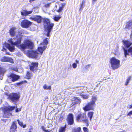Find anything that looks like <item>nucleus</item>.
Instances as JSON below:
<instances>
[{"label": "nucleus", "instance_id": "nucleus-56", "mask_svg": "<svg viewBox=\"0 0 132 132\" xmlns=\"http://www.w3.org/2000/svg\"><path fill=\"white\" fill-rule=\"evenodd\" d=\"M131 32H132V30L131 31Z\"/></svg>", "mask_w": 132, "mask_h": 132}, {"label": "nucleus", "instance_id": "nucleus-24", "mask_svg": "<svg viewBox=\"0 0 132 132\" xmlns=\"http://www.w3.org/2000/svg\"><path fill=\"white\" fill-rule=\"evenodd\" d=\"M26 79H29L31 78L33 76V75L32 73L29 71H27L26 75Z\"/></svg>", "mask_w": 132, "mask_h": 132}, {"label": "nucleus", "instance_id": "nucleus-46", "mask_svg": "<svg viewBox=\"0 0 132 132\" xmlns=\"http://www.w3.org/2000/svg\"><path fill=\"white\" fill-rule=\"evenodd\" d=\"M5 55H10V54L8 52H7L5 54Z\"/></svg>", "mask_w": 132, "mask_h": 132}, {"label": "nucleus", "instance_id": "nucleus-26", "mask_svg": "<svg viewBox=\"0 0 132 132\" xmlns=\"http://www.w3.org/2000/svg\"><path fill=\"white\" fill-rule=\"evenodd\" d=\"M66 125H65L59 128V132H65L66 130Z\"/></svg>", "mask_w": 132, "mask_h": 132}, {"label": "nucleus", "instance_id": "nucleus-25", "mask_svg": "<svg viewBox=\"0 0 132 132\" xmlns=\"http://www.w3.org/2000/svg\"><path fill=\"white\" fill-rule=\"evenodd\" d=\"M94 114V112L93 111L89 112L87 113V115L88 117L89 118L90 121H91L92 119L93 118Z\"/></svg>", "mask_w": 132, "mask_h": 132}, {"label": "nucleus", "instance_id": "nucleus-44", "mask_svg": "<svg viewBox=\"0 0 132 132\" xmlns=\"http://www.w3.org/2000/svg\"><path fill=\"white\" fill-rule=\"evenodd\" d=\"M132 108V104H131V105H130L129 106V109H131Z\"/></svg>", "mask_w": 132, "mask_h": 132}, {"label": "nucleus", "instance_id": "nucleus-41", "mask_svg": "<svg viewBox=\"0 0 132 132\" xmlns=\"http://www.w3.org/2000/svg\"><path fill=\"white\" fill-rule=\"evenodd\" d=\"M132 114V110L129 112V113L127 114V115L130 116Z\"/></svg>", "mask_w": 132, "mask_h": 132}, {"label": "nucleus", "instance_id": "nucleus-29", "mask_svg": "<svg viewBox=\"0 0 132 132\" xmlns=\"http://www.w3.org/2000/svg\"><path fill=\"white\" fill-rule=\"evenodd\" d=\"M65 6V4H62V6L59 7V9L56 10V11L58 12H61L63 10L64 7Z\"/></svg>", "mask_w": 132, "mask_h": 132}, {"label": "nucleus", "instance_id": "nucleus-54", "mask_svg": "<svg viewBox=\"0 0 132 132\" xmlns=\"http://www.w3.org/2000/svg\"><path fill=\"white\" fill-rule=\"evenodd\" d=\"M28 132H32L31 131H29Z\"/></svg>", "mask_w": 132, "mask_h": 132}, {"label": "nucleus", "instance_id": "nucleus-14", "mask_svg": "<svg viewBox=\"0 0 132 132\" xmlns=\"http://www.w3.org/2000/svg\"><path fill=\"white\" fill-rule=\"evenodd\" d=\"M0 61L1 62H9L12 63H13L14 62L13 59L10 57L4 56L1 59Z\"/></svg>", "mask_w": 132, "mask_h": 132}, {"label": "nucleus", "instance_id": "nucleus-38", "mask_svg": "<svg viewBox=\"0 0 132 132\" xmlns=\"http://www.w3.org/2000/svg\"><path fill=\"white\" fill-rule=\"evenodd\" d=\"M83 129L84 132H89L88 129L85 127H84L83 128Z\"/></svg>", "mask_w": 132, "mask_h": 132}, {"label": "nucleus", "instance_id": "nucleus-31", "mask_svg": "<svg viewBox=\"0 0 132 132\" xmlns=\"http://www.w3.org/2000/svg\"><path fill=\"white\" fill-rule=\"evenodd\" d=\"M85 3V1L84 0H83L82 2V3L80 4V8H79V10H80L82 9L84 7L85 5L84 3Z\"/></svg>", "mask_w": 132, "mask_h": 132}, {"label": "nucleus", "instance_id": "nucleus-21", "mask_svg": "<svg viewBox=\"0 0 132 132\" xmlns=\"http://www.w3.org/2000/svg\"><path fill=\"white\" fill-rule=\"evenodd\" d=\"M46 47V46H44L42 47H39L38 48V51L40 53V55H42L43 51L45 50Z\"/></svg>", "mask_w": 132, "mask_h": 132}, {"label": "nucleus", "instance_id": "nucleus-1", "mask_svg": "<svg viewBox=\"0 0 132 132\" xmlns=\"http://www.w3.org/2000/svg\"><path fill=\"white\" fill-rule=\"evenodd\" d=\"M18 33L19 35L16 36V40L14 42L15 45L23 51L27 49H32L34 47V43L28 39L24 40L23 43L20 44L22 39V36L21 35L22 32L21 31H18Z\"/></svg>", "mask_w": 132, "mask_h": 132}, {"label": "nucleus", "instance_id": "nucleus-18", "mask_svg": "<svg viewBox=\"0 0 132 132\" xmlns=\"http://www.w3.org/2000/svg\"><path fill=\"white\" fill-rule=\"evenodd\" d=\"M16 29V27H12L9 30V32L10 35L12 37L15 36L16 34L15 30Z\"/></svg>", "mask_w": 132, "mask_h": 132}, {"label": "nucleus", "instance_id": "nucleus-39", "mask_svg": "<svg viewBox=\"0 0 132 132\" xmlns=\"http://www.w3.org/2000/svg\"><path fill=\"white\" fill-rule=\"evenodd\" d=\"M42 129L44 131V132H47V130L45 129V128L43 126H41Z\"/></svg>", "mask_w": 132, "mask_h": 132}, {"label": "nucleus", "instance_id": "nucleus-35", "mask_svg": "<svg viewBox=\"0 0 132 132\" xmlns=\"http://www.w3.org/2000/svg\"><path fill=\"white\" fill-rule=\"evenodd\" d=\"M84 99H87L88 98L89 96L88 95L86 94H81L80 95Z\"/></svg>", "mask_w": 132, "mask_h": 132}, {"label": "nucleus", "instance_id": "nucleus-6", "mask_svg": "<svg viewBox=\"0 0 132 132\" xmlns=\"http://www.w3.org/2000/svg\"><path fill=\"white\" fill-rule=\"evenodd\" d=\"M5 95L8 96L7 99L14 103L17 102L20 97V93L19 92L12 93L10 94L6 93Z\"/></svg>", "mask_w": 132, "mask_h": 132}, {"label": "nucleus", "instance_id": "nucleus-34", "mask_svg": "<svg viewBox=\"0 0 132 132\" xmlns=\"http://www.w3.org/2000/svg\"><path fill=\"white\" fill-rule=\"evenodd\" d=\"M44 89L50 90L51 89V87L50 86H47L46 84L44 85L43 86Z\"/></svg>", "mask_w": 132, "mask_h": 132}, {"label": "nucleus", "instance_id": "nucleus-33", "mask_svg": "<svg viewBox=\"0 0 132 132\" xmlns=\"http://www.w3.org/2000/svg\"><path fill=\"white\" fill-rule=\"evenodd\" d=\"M131 76H129L128 77L127 79L126 82L125 84V86H127L128 85L130 80H131Z\"/></svg>", "mask_w": 132, "mask_h": 132}, {"label": "nucleus", "instance_id": "nucleus-42", "mask_svg": "<svg viewBox=\"0 0 132 132\" xmlns=\"http://www.w3.org/2000/svg\"><path fill=\"white\" fill-rule=\"evenodd\" d=\"M6 51V49L4 47V46L3 47L2 50V51L4 52V51Z\"/></svg>", "mask_w": 132, "mask_h": 132}, {"label": "nucleus", "instance_id": "nucleus-36", "mask_svg": "<svg viewBox=\"0 0 132 132\" xmlns=\"http://www.w3.org/2000/svg\"><path fill=\"white\" fill-rule=\"evenodd\" d=\"M51 4V3L45 4L44 5V6L46 8H49L50 7Z\"/></svg>", "mask_w": 132, "mask_h": 132}, {"label": "nucleus", "instance_id": "nucleus-49", "mask_svg": "<svg viewBox=\"0 0 132 132\" xmlns=\"http://www.w3.org/2000/svg\"><path fill=\"white\" fill-rule=\"evenodd\" d=\"M97 0H93L92 1L93 2H94L97 1Z\"/></svg>", "mask_w": 132, "mask_h": 132}, {"label": "nucleus", "instance_id": "nucleus-43", "mask_svg": "<svg viewBox=\"0 0 132 132\" xmlns=\"http://www.w3.org/2000/svg\"><path fill=\"white\" fill-rule=\"evenodd\" d=\"M22 82H17L16 83V84L17 85H20L21 84H22L23 83Z\"/></svg>", "mask_w": 132, "mask_h": 132}, {"label": "nucleus", "instance_id": "nucleus-23", "mask_svg": "<svg viewBox=\"0 0 132 132\" xmlns=\"http://www.w3.org/2000/svg\"><path fill=\"white\" fill-rule=\"evenodd\" d=\"M132 26V20H129L126 22L125 29H130V27Z\"/></svg>", "mask_w": 132, "mask_h": 132}, {"label": "nucleus", "instance_id": "nucleus-27", "mask_svg": "<svg viewBox=\"0 0 132 132\" xmlns=\"http://www.w3.org/2000/svg\"><path fill=\"white\" fill-rule=\"evenodd\" d=\"M49 39L46 38L44 39L43 42V44L45 45H47L48 43V40Z\"/></svg>", "mask_w": 132, "mask_h": 132}, {"label": "nucleus", "instance_id": "nucleus-47", "mask_svg": "<svg viewBox=\"0 0 132 132\" xmlns=\"http://www.w3.org/2000/svg\"><path fill=\"white\" fill-rule=\"evenodd\" d=\"M35 1V0H29V2L31 3L33 1Z\"/></svg>", "mask_w": 132, "mask_h": 132}, {"label": "nucleus", "instance_id": "nucleus-53", "mask_svg": "<svg viewBox=\"0 0 132 132\" xmlns=\"http://www.w3.org/2000/svg\"><path fill=\"white\" fill-rule=\"evenodd\" d=\"M25 82H27V81H26V80H25Z\"/></svg>", "mask_w": 132, "mask_h": 132}, {"label": "nucleus", "instance_id": "nucleus-45", "mask_svg": "<svg viewBox=\"0 0 132 132\" xmlns=\"http://www.w3.org/2000/svg\"><path fill=\"white\" fill-rule=\"evenodd\" d=\"M19 111V110L17 108L15 110V112H18Z\"/></svg>", "mask_w": 132, "mask_h": 132}, {"label": "nucleus", "instance_id": "nucleus-2", "mask_svg": "<svg viewBox=\"0 0 132 132\" xmlns=\"http://www.w3.org/2000/svg\"><path fill=\"white\" fill-rule=\"evenodd\" d=\"M43 23L44 35L47 37H50V34L53 29L54 24L51 23L49 19L46 18H44Z\"/></svg>", "mask_w": 132, "mask_h": 132}, {"label": "nucleus", "instance_id": "nucleus-52", "mask_svg": "<svg viewBox=\"0 0 132 132\" xmlns=\"http://www.w3.org/2000/svg\"><path fill=\"white\" fill-rule=\"evenodd\" d=\"M59 0L61 1H63L64 0Z\"/></svg>", "mask_w": 132, "mask_h": 132}, {"label": "nucleus", "instance_id": "nucleus-8", "mask_svg": "<svg viewBox=\"0 0 132 132\" xmlns=\"http://www.w3.org/2000/svg\"><path fill=\"white\" fill-rule=\"evenodd\" d=\"M120 60L114 57L111 58L110 60V63L111 67L113 70L116 69L120 66Z\"/></svg>", "mask_w": 132, "mask_h": 132}, {"label": "nucleus", "instance_id": "nucleus-50", "mask_svg": "<svg viewBox=\"0 0 132 132\" xmlns=\"http://www.w3.org/2000/svg\"><path fill=\"white\" fill-rule=\"evenodd\" d=\"M18 110H19V111H20L21 110V109L20 108Z\"/></svg>", "mask_w": 132, "mask_h": 132}, {"label": "nucleus", "instance_id": "nucleus-37", "mask_svg": "<svg viewBox=\"0 0 132 132\" xmlns=\"http://www.w3.org/2000/svg\"><path fill=\"white\" fill-rule=\"evenodd\" d=\"M9 42L12 45H15V44H14V42H13L12 41V39H10L9 40Z\"/></svg>", "mask_w": 132, "mask_h": 132}, {"label": "nucleus", "instance_id": "nucleus-5", "mask_svg": "<svg viewBox=\"0 0 132 132\" xmlns=\"http://www.w3.org/2000/svg\"><path fill=\"white\" fill-rule=\"evenodd\" d=\"M15 108V106H5L1 107L0 109L2 110L4 113L3 115V117L7 118H9L10 115L12 116V113L10 112V111L14 110Z\"/></svg>", "mask_w": 132, "mask_h": 132}, {"label": "nucleus", "instance_id": "nucleus-19", "mask_svg": "<svg viewBox=\"0 0 132 132\" xmlns=\"http://www.w3.org/2000/svg\"><path fill=\"white\" fill-rule=\"evenodd\" d=\"M32 12V11H27L26 10H23L21 12V14L23 16H26L31 13Z\"/></svg>", "mask_w": 132, "mask_h": 132}, {"label": "nucleus", "instance_id": "nucleus-13", "mask_svg": "<svg viewBox=\"0 0 132 132\" xmlns=\"http://www.w3.org/2000/svg\"><path fill=\"white\" fill-rule=\"evenodd\" d=\"M8 78L11 80L12 81L14 82L17 81L20 78L19 76L13 73H11L8 76Z\"/></svg>", "mask_w": 132, "mask_h": 132}, {"label": "nucleus", "instance_id": "nucleus-4", "mask_svg": "<svg viewBox=\"0 0 132 132\" xmlns=\"http://www.w3.org/2000/svg\"><path fill=\"white\" fill-rule=\"evenodd\" d=\"M97 100L96 96H92L91 99V100L83 107V110L85 111L91 110H94L95 106L96 105L95 102Z\"/></svg>", "mask_w": 132, "mask_h": 132}, {"label": "nucleus", "instance_id": "nucleus-20", "mask_svg": "<svg viewBox=\"0 0 132 132\" xmlns=\"http://www.w3.org/2000/svg\"><path fill=\"white\" fill-rule=\"evenodd\" d=\"M5 45V47L8 48L9 50L11 52H13L15 50V48L14 46H11V45L9 43H6Z\"/></svg>", "mask_w": 132, "mask_h": 132}, {"label": "nucleus", "instance_id": "nucleus-51", "mask_svg": "<svg viewBox=\"0 0 132 132\" xmlns=\"http://www.w3.org/2000/svg\"><path fill=\"white\" fill-rule=\"evenodd\" d=\"M47 132H53L52 131H48V130H47Z\"/></svg>", "mask_w": 132, "mask_h": 132}, {"label": "nucleus", "instance_id": "nucleus-22", "mask_svg": "<svg viewBox=\"0 0 132 132\" xmlns=\"http://www.w3.org/2000/svg\"><path fill=\"white\" fill-rule=\"evenodd\" d=\"M6 70L2 67H0V78L2 79Z\"/></svg>", "mask_w": 132, "mask_h": 132}, {"label": "nucleus", "instance_id": "nucleus-15", "mask_svg": "<svg viewBox=\"0 0 132 132\" xmlns=\"http://www.w3.org/2000/svg\"><path fill=\"white\" fill-rule=\"evenodd\" d=\"M17 127L15 121L12 122L10 129V132H15L17 131Z\"/></svg>", "mask_w": 132, "mask_h": 132}, {"label": "nucleus", "instance_id": "nucleus-28", "mask_svg": "<svg viewBox=\"0 0 132 132\" xmlns=\"http://www.w3.org/2000/svg\"><path fill=\"white\" fill-rule=\"evenodd\" d=\"M17 121L18 122V124L21 127H22L23 128H24L26 127V124L23 125L22 122L20 121L19 119H18L17 120Z\"/></svg>", "mask_w": 132, "mask_h": 132}, {"label": "nucleus", "instance_id": "nucleus-30", "mask_svg": "<svg viewBox=\"0 0 132 132\" xmlns=\"http://www.w3.org/2000/svg\"><path fill=\"white\" fill-rule=\"evenodd\" d=\"M61 17H62L61 16H55L54 17L53 19L55 21L58 22Z\"/></svg>", "mask_w": 132, "mask_h": 132}, {"label": "nucleus", "instance_id": "nucleus-55", "mask_svg": "<svg viewBox=\"0 0 132 132\" xmlns=\"http://www.w3.org/2000/svg\"><path fill=\"white\" fill-rule=\"evenodd\" d=\"M3 119H2V120H3Z\"/></svg>", "mask_w": 132, "mask_h": 132}, {"label": "nucleus", "instance_id": "nucleus-12", "mask_svg": "<svg viewBox=\"0 0 132 132\" xmlns=\"http://www.w3.org/2000/svg\"><path fill=\"white\" fill-rule=\"evenodd\" d=\"M67 121L69 125H71L73 124V117L72 114L70 113L68 114L67 118Z\"/></svg>", "mask_w": 132, "mask_h": 132}, {"label": "nucleus", "instance_id": "nucleus-3", "mask_svg": "<svg viewBox=\"0 0 132 132\" xmlns=\"http://www.w3.org/2000/svg\"><path fill=\"white\" fill-rule=\"evenodd\" d=\"M122 42L125 47L128 48V49L125 48H123L125 57H126L127 55H129L130 53L132 57V46L130 47L132 45V42H130L128 40H123Z\"/></svg>", "mask_w": 132, "mask_h": 132}, {"label": "nucleus", "instance_id": "nucleus-11", "mask_svg": "<svg viewBox=\"0 0 132 132\" xmlns=\"http://www.w3.org/2000/svg\"><path fill=\"white\" fill-rule=\"evenodd\" d=\"M32 24V22L26 19L22 20L21 23V26L25 28H29Z\"/></svg>", "mask_w": 132, "mask_h": 132}, {"label": "nucleus", "instance_id": "nucleus-9", "mask_svg": "<svg viewBox=\"0 0 132 132\" xmlns=\"http://www.w3.org/2000/svg\"><path fill=\"white\" fill-rule=\"evenodd\" d=\"M27 56L30 58L39 59H40V56L39 55V54L36 50H29L26 53Z\"/></svg>", "mask_w": 132, "mask_h": 132}, {"label": "nucleus", "instance_id": "nucleus-10", "mask_svg": "<svg viewBox=\"0 0 132 132\" xmlns=\"http://www.w3.org/2000/svg\"><path fill=\"white\" fill-rule=\"evenodd\" d=\"M38 65L37 62H32L29 65L30 70L34 73H36L38 70Z\"/></svg>", "mask_w": 132, "mask_h": 132}, {"label": "nucleus", "instance_id": "nucleus-16", "mask_svg": "<svg viewBox=\"0 0 132 132\" xmlns=\"http://www.w3.org/2000/svg\"><path fill=\"white\" fill-rule=\"evenodd\" d=\"M72 106L77 104H80L81 102V99L79 97H74L73 100H71Z\"/></svg>", "mask_w": 132, "mask_h": 132}, {"label": "nucleus", "instance_id": "nucleus-7", "mask_svg": "<svg viewBox=\"0 0 132 132\" xmlns=\"http://www.w3.org/2000/svg\"><path fill=\"white\" fill-rule=\"evenodd\" d=\"M86 113L85 112H80L76 117V120L79 122H82L86 123V126L88 127L89 125V121L88 119H86Z\"/></svg>", "mask_w": 132, "mask_h": 132}, {"label": "nucleus", "instance_id": "nucleus-48", "mask_svg": "<svg viewBox=\"0 0 132 132\" xmlns=\"http://www.w3.org/2000/svg\"><path fill=\"white\" fill-rule=\"evenodd\" d=\"M76 62L77 63H79V61H78L77 60H76Z\"/></svg>", "mask_w": 132, "mask_h": 132}, {"label": "nucleus", "instance_id": "nucleus-40", "mask_svg": "<svg viewBox=\"0 0 132 132\" xmlns=\"http://www.w3.org/2000/svg\"><path fill=\"white\" fill-rule=\"evenodd\" d=\"M72 67L73 68H76L77 67V65L76 63H73L72 64Z\"/></svg>", "mask_w": 132, "mask_h": 132}, {"label": "nucleus", "instance_id": "nucleus-17", "mask_svg": "<svg viewBox=\"0 0 132 132\" xmlns=\"http://www.w3.org/2000/svg\"><path fill=\"white\" fill-rule=\"evenodd\" d=\"M31 20L37 22L38 23H40L42 19V17L39 15H36L33 17L31 18Z\"/></svg>", "mask_w": 132, "mask_h": 132}, {"label": "nucleus", "instance_id": "nucleus-32", "mask_svg": "<svg viewBox=\"0 0 132 132\" xmlns=\"http://www.w3.org/2000/svg\"><path fill=\"white\" fill-rule=\"evenodd\" d=\"M74 132H82L81 128L79 127L75 128Z\"/></svg>", "mask_w": 132, "mask_h": 132}]
</instances>
